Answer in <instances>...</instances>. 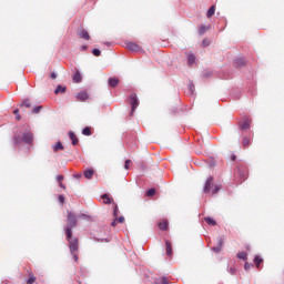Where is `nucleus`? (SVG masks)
Masks as SVG:
<instances>
[{
	"mask_svg": "<svg viewBox=\"0 0 284 284\" xmlns=\"http://www.w3.org/2000/svg\"><path fill=\"white\" fill-rule=\"evenodd\" d=\"M161 284H170V281L164 276L161 278Z\"/></svg>",
	"mask_w": 284,
	"mask_h": 284,
	"instance_id": "39",
	"label": "nucleus"
},
{
	"mask_svg": "<svg viewBox=\"0 0 284 284\" xmlns=\"http://www.w3.org/2000/svg\"><path fill=\"white\" fill-rule=\"evenodd\" d=\"M203 45L207 47V45H210V42L207 40H203Z\"/></svg>",
	"mask_w": 284,
	"mask_h": 284,
	"instance_id": "46",
	"label": "nucleus"
},
{
	"mask_svg": "<svg viewBox=\"0 0 284 284\" xmlns=\"http://www.w3.org/2000/svg\"><path fill=\"white\" fill-rule=\"evenodd\" d=\"M126 48L131 52H139V50H141V47L138 43H135V42H128L126 43Z\"/></svg>",
	"mask_w": 284,
	"mask_h": 284,
	"instance_id": "4",
	"label": "nucleus"
},
{
	"mask_svg": "<svg viewBox=\"0 0 284 284\" xmlns=\"http://www.w3.org/2000/svg\"><path fill=\"white\" fill-rule=\"evenodd\" d=\"M242 145L243 148H247V145H250V139L243 138Z\"/></svg>",
	"mask_w": 284,
	"mask_h": 284,
	"instance_id": "30",
	"label": "nucleus"
},
{
	"mask_svg": "<svg viewBox=\"0 0 284 284\" xmlns=\"http://www.w3.org/2000/svg\"><path fill=\"white\" fill-rule=\"evenodd\" d=\"M205 223H207L209 225H216V221L212 217H205L204 219Z\"/></svg>",
	"mask_w": 284,
	"mask_h": 284,
	"instance_id": "22",
	"label": "nucleus"
},
{
	"mask_svg": "<svg viewBox=\"0 0 284 284\" xmlns=\"http://www.w3.org/2000/svg\"><path fill=\"white\" fill-rule=\"evenodd\" d=\"M189 90L191 92V94H194V84H189Z\"/></svg>",
	"mask_w": 284,
	"mask_h": 284,
	"instance_id": "42",
	"label": "nucleus"
},
{
	"mask_svg": "<svg viewBox=\"0 0 284 284\" xmlns=\"http://www.w3.org/2000/svg\"><path fill=\"white\" fill-rule=\"evenodd\" d=\"M59 150H63V144L61 142H58L54 146H53V152H59Z\"/></svg>",
	"mask_w": 284,
	"mask_h": 284,
	"instance_id": "23",
	"label": "nucleus"
},
{
	"mask_svg": "<svg viewBox=\"0 0 284 284\" xmlns=\"http://www.w3.org/2000/svg\"><path fill=\"white\" fill-rule=\"evenodd\" d=\"M21 108H30L31 106V103H30V100L26 99L21 104H20Z\"/></svg>",
	"mask_w": 284,
	"mask_h": 284,
	"instance_id": "24",
	"label": "nucleus"
},
{
	"mask_svg": "<svg viewBox=\"0 0 284 284\" xmlns=\"http://www.w3.org/2000/svg\"><path fill=\"white\" fill-rule=\"evenodd\" d=\"M214 12H216V7L215 6L210 7V9L206 12L207 19H211V17H214Z\"/></svg>",
	"mask_w": 284,
	"mask_h": 284,
	"instance_id": "12",
	"label": "nucleus"
},
{
	"mask_svg": "<svg viewBox=\"0 0 284 284\" xmlns=\"http://www.w3.org/2000/svg\"><path fill=\"white\" fill-rule=\"evenodd\" d=\"M65 92V87L59 84L55 90H54V94H64Z\"/></svg>",
	"mask_w": 284,
	"mask_h": 284,
	"instance_id": "13",
	"label": "nucleus"
},
{
	"mask_svg": "<svg viewBox=\"0 0 284 284\" xmlns=\"http://www.w3.org/2000/svg\"><path fill=\"white\" fill-rule=\"evenodd\" d=\"M74 178L75 179H81V175L80 174H75Z\"/></svg>",
	"mask_w": 284,
	"mask_h": 284,
	"instance_id": "50",
	"label": "nucleus"
},
{
	"mask_svg": "<svg viewBox=\"0 0 284 284\" xmlns=\"http://www.w3.org/2000/svg\"><path fill=\"white\" fill-rule=\"evenodd\" d=\"M252 123V120L245 119L241 124V130H250V124Z\"/></svg>",
	"mask_w": 284,
	"mask_h": 284,
	"instance_id": "7",
	"label": "nucleus"
},
{
	"mask_svg": "<svg viewBox=\"0 0 284 284\" xmlns=\"http://www.w3.org/2000/svg\"><path fill=\"white\" fill-rule=\"evenodd\" d=\"M88 47H82V50H85Z\"/></svg>",
	"mask_w": 284,
	"mask_h": 284,
	"instance_id": "54",
	"label": "nucleus"
},
{
	"mask_svg": "<svg viewBox=\"0 0 284 284\" xmlns=\"http://www.w3.org/2000/svg\"><path fill=\"white\" fill-rule=\"evenodd\" d=\"M254 263L256 264V267H258L263 263V258H261L260 256H255Z\"/></svg>",
	"mask_w": 284,
	"mask_h": 284,
	"instance_id": "27",
	"label": "nucleus"
},
{
	"mask_svg": "<svg viewBox=\"0 0 284 284\" xmlns=\"http://www.w3.org/2000/svg\"><path fill=\"white\" fill-rule=\"evenodd\" d=\"M119 216V205L114 204L113 206V217L116 219Z\"/></svg>",
	"mask_w": 284,
	"mask_h": 284,
	"instance_id": "25",
	"label": "nucleus"
},
{
	"mask_svg": "<svg viewBox=\"0 0 284 284\" xmlns=\"http://www.w3.org/2000/svg\"><path fill=\"white\" fill-rule=\"evenodd\" d=\"M217 246L223 247V237H217Z\"/></svg>",
	"mask_w": 284,
	"mask_h": 284,
	"instance_id": "38",
	"label": "nucleus"
},
{
	"mask_svg": "<svg viewBox=\"0 0 284 284\" xmlns=\"http://www.w3.org/2000/svg\"><path fill=\"white\" fill-rule=\"evenodd\" d=\"M112 227H116V219L111 223Z\"/></svg>",
	"mask_w": 284,
	"mask_h": 284,
	"instance_id": "47",
	"label": "nucleus"
},
{
	"mask_svg": "<svg viewBox=\"0 0 284 284\" xmlns=\"http://www.w3.org/2000/svg\"><path fill=\"white\" fill-rule=\"evenodd\" d=\"M67 221L68 222L64 232L67 235V241L69 242L71 256H73V261L77 263L79 261V255H77L79 252V240L72 239V227H75L77 225V215H74L72 212H69Z\"/></svg>",
	"mask_w": 284,
	"mask_h": 284,
	"instance_id": "1",
	"label": "nucleus"
},
{
	"mask_svg": "<svg viewBox=\"0 0 284 284\" xmlns=\"http://www.w3.org/2000/svg\"><path fill=\"white\" fill-rule=\"evenodd\" d=\"M119 79L118 78H109L108 85L109 88H116L119 85Z\"/></svg>",
	"mask_w": 284,
	"mask_h": 284,
	"instance_id": "6",
	"label": "nucleus"
},
{
	"mask_svg": "<svg viewBox=\"0 0 284 284\" xmlns=\"http://www.w3.org/2000/svg\"><path fill=\"white\" fill-rule=\"evenodd\" d=\"M82 134L84 136H90L92 134V131H90V126H85L83 130H82Z\"/></svg>",
	"mask_w": 284,
	"mask_h": 284,
	"instance_id": "21",
	"label": "nucleus"
},
{
	"mask_svg": "<svg viewBox=\"0 0 284 284\" xmlns=\"http://www.w3.org/2000/svg\"><path fill=\"white\" fill-rule=\"evenodd\" d=\"M229 274H232V275L236 274V268L230 267L229 268Z\"/></svg>",
	"mask_w": 284,
	"mask_h": 284,
	"instance_id": "41",
	"label": "nucleus"
},
{
	"mask_svg": "<svg viewBox=\"0 0 284 284\" xmlns=\"http://www.w3.org/2000/svg\"><path fill=\"white\" fill-rule=\"evenodd\" d=\"M237 174L241 179V183H243V181H245V179H247V172L246 171H243V170L239 169Z\"/></svg>",
	"mask_w": 284,
	"mask_h": 284,
	"instance_id": "11",
	"label": "nucleus"
},
{
	"mask_svg": "<svg viewBox=\"0 0 284 284\" xmlns=\"http://www.w3.org/2000/svg\"><path fill=\"white\" fill-rule=\"evenodd\" d=\"M165 247L168 256H172V243L170 241H165Z\"/></svg>",
	"mask_w": 284,
	"mask_h": 284,
	"instance_id": "14",
	"label": "nucleus"
},
{
	"mask_svg": "<svg viewBox=\"0 0 284 284\" xmlns=\"http://www.w3.org/2000/svg\"><path fill=\"white\" fill-rule=\"evenodd\" d=\"M129 101L131 105V113L130 115L132 116L136 109L139 108V98L136 97V93H132L129 95Z\"/></svg>",
	"mask_w": 284,
	"mask_h": 284,
	"instance_id": "3",
	"label": "nucleus"
},
{
	"mask_svg": "<svg viewBox=\"0 0 284 284\" xmlns=\"http://www.w3.org/2000/svg\"><path fill=\"white\" fill-rule=\"evenodd\" d=\"M118 223H125V217L120 216V217L118 219Z\"/></svg>",
	"mask_w": 284,
	"mask_h": 284,
	"instance_id": "43",
	"label": "nucleus"
},
{
	"mask_svg": "<svg viewBox=\"0 0 284 284\" xmlns=\"http://www.w3.org/2000/svg\"><path fill=\"white\" fill-rule=\"evenodd\" d=\"M221 250H223V247L219 246V245L212 247V251L215 252V254H219L221 252Z\"/></svg>",
	"mask_w": 284,
	"mask_h": 284,
	"instance_id": "32",
	"label": "nucleus"
},
{
	"mask_svg": "<svg viewBox=\"0 0 284 284\" xmlns=\"http://www.w3.org/2000/svg\"><path fill=\"white\" fill-rule=\"evenodd\" d=\"M214 181V178L213 176H210L205 184H204V193L207 194V192H210V187H212V183Z\"/></svg>",
	"mask_w": 284,
	"mask_h": 284,
	"instance_id": "5",
	"label": "nucleus"
},
{
	"mask_svg": "<svg viewBox=\"0 0 284 284\" xmlns=\"http://www.w3.org/2000/svg\"><path fill=\"white\" fill-rule=\"evenodd\" d=\"M250 267H252V264H250V263L246 262V263L244 264V270H250Z\"/></svg>",
	"mask_w": 284,
	"mask_h": 284,
	"instance_id": "44",
	"label": "nucleus"
},
{
	"mask_svg": "<svg viewBox=\"0 0 284 284\" xmlns=\"http://www.w3.org/2000/svg\"><path fill=\"white\" fill-rule=\"evenodd\" d=\"M36 281H37V277H36L34 275H31V276L28 278L27 283H28V284H33Z\"/></svg>",
	"mask_w": 284,
	"mask_h": 284,
	"instance_id": "33",
	"label": "nucleus"
},
{
	"mask_svg": "<svg viewBox=\"0 0 284 284\" xmlns=\"http://www.w3.org/2000/svg\"><path fill=\"white\" fill-rule=\"evenodd\" d=\"M221 190V186L215 185L214 189L212 190V194H216Z\"/></svg>",
	"mask_w": 284,
	"mask_h": 284,
	"instance_id": "37",
	"label": "nucleus"
},
{
	"mask_svg": "<svg viewBox=\"0 0 284 284\" xmlns=\"http://www.w3.org/2000/svg\"><path fill=\"white\" fill-rule=\"evenodd\" d=\"M235 65H245V60L243 58H237L234 60Z\"/></svg>",
	"mask_w": 284,
	"mask_h": 284,
	"instance_id": "19",
	"label": "nucleus"
},
{
	"mask_svg": "<svg viewBox=\"0 0 284 284\" xmlns=\"http://www.w3.org/2000/svg\"><path fill=\"white\" fill-rule=\"evenodd\" d=\"M105 45H110V42H105Z\"/></svg>",
	"mask_w": 284,
	"mask_h": 284,
	"instance_id": "53",
	"label": "nucleus"
},
{
	"mask_svg": "<svg viewBox=\"0 0 284 284\" xmlns=\"http://www.w3.org/2000/svg\"><path fill=\"white\" fill-rule=\"evenodd\" d=\"M79 219H88V215L81 214V215H79Z\"/></svg>",
	"mask_w": 284,
	"mask_h": 284,
	"instance_id": "49",
	"label": "nucleus"
},
{
	"mask_svg": "<svg viewBox=\"0 0 284 284\" xmlns=\"http://www.w3.org/2000/svg\"><path fill=\"white\" fill-rule=\"evenodd\" d=\"M60 187H65V186L63 185V183L60 182Z\"/></svg>",
	"mask_w": 284,
	"mask_h": 284,
	"instance_id": "52",
	"label": "nucleus"
},
{
	"mask_svg": "<svg viewBox=\"0 0 284 284\" xmlns=\"http://www.w3.org/2000/svg\"><path fill=\"white\" fill-rule=\"evenodd\" d=\"M160 230L165 231L168 230V221L161 222L159 224Z\"/></svg>",
	"mask_w": 284,
	"mask_h": 284,
	"instance_id": "26",
	"label": "nucleus"
},
{
	"mask_svg": "<svg viewBox=\"0 0 284 284\" xmlns=\"http://www.w3.org/2000/svg\"><path fill=\"white\" fill-rule=\"evenodd\" d=\"M81 72L77 71L74 74H73V81L74 83H81Z\"/></svg>",
	"mask_w": 284,
	"mask_h": 284,
	"instance_id": "15",
	"label": "nucleus"
},
{
	"mask_svg": "<svg viewBox=\"0 0 284 284\" xmlns=\"http://www.w3.org/2000/svg\"><path fill=\"white\" fill-rule=\"evenodd\" d=\"M102 201L105 203V205H110V203H112V199H110V195L108 194L102 195Z\"/></svg>",
	"mask_w": 284,
	"mask_h": 284,
	"instance_id": "18",
	"label": "nucleus"
},
{
	"mask_svg": "<svg viewBox=\"0 0 284 284\" xmlns=\"http://www.w3.org/2000/svg\"><path fill=\"white\" fill-rule=\"evenodd\" d=\"M92 54H93L94 57H101V50H99V49H93V50H92Z\"/></svg>",
	"mask_w": 284,
	"mask_h": 284,
	"instance_id": "34",
	"label": "nucleus"
},
{
	"mask_svg": "<svg viewBox=\"0 0 284 284\" xmlns=\"http://www.w3.org/2000/svg\"><path fill=\"white\" fill-rule=\"evenodd\" d=\"M75 97H77V99H78L79 101H87V99H88V92L81 91V92L77 93Z\"/></svg>",
	"mask_w": 284,
	"mask_h": 284,
	"instance_id": "8",
	"label": "nucleus"
},
{
	"mask_svg": "<svg viewBox=\"0 0 284 284\" xmlns=\"http://www.w3.org/2000/svg\"><path fill=\"white\" fill-rule=\"evenodd\" d=\"M154 194H156V190H155V189H150V190L146 192V196H154Z\"/></svg>",
	"mask_w": 284,
	"mask_h": 284,
	"instance_id": "31",
	"label": "nucleus"
},
{
	"mask_svg": "<svg viewBox=\"0 0 284 284\" xmlns=\"http://www.w3.org/2000/svg\"><path fill=\"white\" fill-rule=\"evenodd\" d=\"M13 114H16L17 121H21V115H19V109H16V110L13 111Z\"/></svg>",
	"mask_w": 284,
	"mask_h": 284,
	"instance_id": "35",
	"label": "nucleus"
},
{
	"mask_svg": "<svg viewBox=\"0 0 284 284\" xmlns=\"http://www.w3.org/2000/svg\"><path fill=\"white\" fill-rule=\"evenodd\" d=\"M207 32V27L206 26H201L199 29V34H205Z\"/></svg>",
	"mask_w": 284,
	"mask_h": 284,
	"instance_id": "28",
	"label": "nucleus"
},
{
	"mask_svg": "<svg viewBox=\"0 0 284 284\" xmlns=\"http://www.w3.org/2000/svg\"><path fill=\"white\" fill-rule=\"evenodd\" d=\"M57 181H58V183H61V181H63V175H58Z\"/></svg>",
	"mask_w": 284,
	"mask_h": 284,
	"instance_id": "45",
	"label": "nucleus"
},
{
	"mask_svg": "<svg viewBox=\"0 0 284 284\" xmlns=\"http://www.w3.org/2000/svg\"><path fill=\"white\" fill-rule=\"evenodd\" d=\"M79 37L81 39H85V41H90V33H88V31H85L83 29L79 32Z\"/></svg>",
	"mask_w": 284,
	"mask_h": 284,
	"instance_id": "9",
	"label": "nucleus"
},
{
	"mask_svg": "<svg viewBox=\"0 0 284 284\" xmlns=\"http://www.w3.org/2000/svg\"><path fill=\"white\" fill-rule=\"evenodd\" d=\"M51 79H57V73L55 72L51 73Z\"/></svg>",
	"mask_w": 284,
	"mask_h": 284,
	"instance_id": "48",
	"label": "nucleus"
},
{
	"mask_svg": "<svg viewBox=\"0 0 284 284\" xmlns=\"http://www.w3.org/2000/svg\"><path fill=\"white\" fill-rule=\"evenodd\" d=\"M84 176H85L87 179H92V176H94V170H92V169L85 170V171H84Z\"/></svg>",
	"mask_w": 284,
	"mask_h": 284,
	"instance_id": "16",
	"label": "nucleus"
},
{
	"mask_svg": "<svg viewBox=\"0 0 284 284\" xmlns=\"http://www.w3.org/2000/svg\"><path fill=\"white\" fill-rule=\"evenodd\" d=\"M41 110H43V106L39 105V106H34V108L32 109V112H33L34 114H39V113L41 112Z\"/></svg>",
	"mask_w": 284,
	"mask_h": 284,
	"instance_id": "29",
	"label": "nucleus"
},
{
	"mask_svg": "<svg viewBox=\"0 0 284 284\" xmlns=\"http://www.w3.org/2000/svg\"><path fill=\"white\" fill-rule=\"evenodd\" d=\"M58 201H59L60 203H64V202H65V196L59 195Z\"/></svg>",
	"mask_w": 284,
	"mask_h": 284,
	"instance_id": "40",
	"label": "nucleus"
},
{
	"mask_svg": "<svg viewBox=\"0 0 284 284\" xmlns=\"http://www.w3.org/2000/svg\"><path fill=\"white\" fill-rule=\"evenodd\" d=\"M130 163H132V160H126L124 164V170H130Z\"/></svg>",
	"mask_w": 284,
	"mask_h": 284,
	"instance_id": "36",
	"label": "nucleus"
},
{
	"mask_svg": "<svg viewBox=\"0 0 284 284\" xmlns=\"http://www.w3.org/2000/svg\"><path fill=\"white\" fill-rule=\"evenodd\" d=\"M194 61H196V57L194 54H189L187 55V63L189 65H194Z\"/></svg>",
	"mask_w": 284,
	"mask_h": 284,
	"instance_id": "17",
	"label": "nucleus"
},
{
	"mask_svg": "<svg viewBox=\"0 0 284 284\" xmlns=\"http://www.w3.org/2000/svg\"><path fill=\"white\" fill-rule=\"evenodd\" d=\"M232 161H236V155H232Z\"/></svg>",
	"mask_w": 284,
	"mask_h": 284,
	"instance_id": "51",
	"label": "nucleus"
},
{
	"mask_svg": "<svg viewBox=\"0 0 284 284\" xmlns=\"http://www.w3.org/2000/svg\"><path fill=\"white\" fill-rule=\"evenodd\" d=\"M33 141L34 134H32L31 130L20 131L13 136L14 145H20L21 143H26V145H32Z\"/></svg>",
	"mask_w": 284,
	"mask_h": 284,
	"instance_id": "2",
	"label": "nucleus"
},
{
	"mask_svg": "<svg viewBox=\"0 0 284 284\" xmlns=\"http://www.w3.org/2000/svg\"><path fill=\"white\" fill-rule=\"evenodd\" d=\"M237 258H240L242 261H247V253H245V252L237 253Z\"/></svg>",
	"mask_w": 284,
	"mask_h": 284,
	"instance_id": "20",
	"label": "nucleus"
},
{
	"mask_svg": "<svg viewBox=\"0 0 284 284\" xmlns=\"http://www.w3.org/2000/svg\"><path fill=\"white\" fill-rule=\"evenodd\" d=\"M69 138L71 139L72 141V145H77L79 143V139H77V134H74L73 131H70L69 132Z\"/></svg>",
	"mask_w": 284,
	"mask_h": 284,
	"instance_id": "10",
	"label": "nucleus"
}]
</instances>
